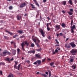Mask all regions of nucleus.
<instances>
[{
	"mask_svg": "<svg viewBox=\"0 0 77 77\" xmlns=\"http://www.w3.org/2000/svg\"><path fill=\"white\" fill-rule=\"evenodd\" d=\"M24 43L23 42L22 44H21V46L22 48L24 47L25 46V45H26L27 46H28L29 45V42H27V41H26L24 42Z\"/></svg>",
	"mask_w": 77,
	"mask_h": 77,
	"instance_id": "1",
	"label": "nucleus"
},
{
	"mask_svg": "<svg viewBox=\"0 0 77 77\" xmlns=\"http://www.w3.org/2000/svg\"><path fill=\"white\" fill-rule=\"evenodd\" d=\"M77 52V50L76 49H73L72 50V51H70L71 54H72V55L74 56L76 55V53Z\"/></svg>",
	"mask_w": 77,
	"mask_h": 77,
	"instance_id": "2",
	"label": "nucleus"
},
{
	"mask_svg": "<svg viewBox=\"0 0 77 77\" xmlns=\"http://www.w3.org/2000/svg\"><path fill=\"white\" fill-rule=\"evenodd\" d=\"M70 45H71V46H72V48H75L76 46V45L74 43V42L70 43Z\"/></svg>",
	"mask_w": 77,
	"mask_h": 77,
	"instance_id": "3",
	"label": "nucleus"
},
{
	"mask_svg": "<svg viewBox=\"0 0 77 77\" xmlns=\"http://www.w3.org/2000/svg\"><path fill=\"white\" fill-rule=\"evenodd\" d=\"M75 28H76V27H75V25H73V26H72L71 27V31H72L71 32L72 33H74V29Z\"/></svg>",
	"mask_w": 77,
	"mask_h": 77,
	"instance_id": "4",
	"label": "nucleus"
},
{
	"mask_svg": "<svg viewBox=\"0 0 77 77\" xmlns=\"http://www.w3.org/2000/svg\"><path fill=\"white\" fill-rule=\"evenodd\" d=\"M40 32L43 37H45V34L43 29H40Z\"/></svg>",
	"mask_w": 77,
	"mask_h": 77,
	"instance_id": "5",
	"label": "nucleus"
},
{
	"mask_svg": "<svg viewBox=\"0 0 77 77\" xmlns=\"http://www.w3.org/2000/svg\"><path fill=\"white\" fill-rule=\"evenodd\" d=\"M26 6V3L25 2L23 3L20 6V8H23Z\"/></svg>",
	"mask_w": 77,
	"mask_h": 77,
	"instance_id": "6",
	"label": "nucleus"
},
{
	"mask_svg": "<svg viewBox=\"0 0 77 77\" xmlns=\"http://www.w3.org/2000/svg\"><path fill=\"white\" fill-rule=\"evenodd\" d=\"M17 32L20 34H23L24 33L23 30H18L17 31Z\"/></svg>",
	"mask_w": 77,
	"mask_h": 77,
	"instance_id": "7",
	"label": "nucleus"
},
{
	"mask_svg": "<svg viewBox=\"0 0 77 77\" xmlns=\"http://www.w3.org/2000/svg\"><path fill=\"white\" fill-rule=\"evenodd\" d=\"M55 28H56V29H57V30H58L60 29V25H56Z\"/></svg>",
	"mask_w": 77,
	"mask_h": 77,
	"instance_id": "8",
	"label": "nucleus"
},
{
	"mask_svg": "<svg viewBox=\"0 0 77 77\" xmlns=\"http://www.w3.org/2000/svg\"><path fill=\"white\" fill-rule=\"evenodd\" d=\"M65 47L66 48H70V46L69 45H67V44H66L65 45Z\"/></svg>",
	"mask_w": 77,
	"mask_h": 77,
	"instance_id": "9",
	"label": "nucleus"
},
{
	"mask_svg": "<svg viewBox=\"0 0 77 77\" xmlns=\"http://www.w3.org/2000/svg\"><path fill=\"white\" fill-rule=\"evenodd\" d=\"M76 67V65H72V68L73 69H75Z\"/></svg>",
	"mask_w": 77,
	"mask_h": 77,
	"instance_id": "10",
	"label": "nucleus"
},
{
	"mask_svg": "<svg viewBox=\"0 0 77 77\" xmlns=\"http://www.w3.org/2000/svg\"><path fill=\"white\" fill-rule=\"evenodd\" d=\"M12 53L14 54V55H15V54H16V50H14V49H12Z\"/></svg>",
	"mask_w": 77,
	"mask_h": 77,
	"instance_id": "11",
	"label": "nucleus"
},
{
	"mask_svg": "<svg viewBox=\"0 0 77 77\" xmlns=\"http://www.w3.org/2000/svg\"><path fill=\"white\" fill-rule=\"evenodd\" d=\"M61 26L63 28H65L66 27V24L64 23H62L61 24Z\"/></svg>",
	"mask_w": 77,
	"mask_h": 77,
	"instance_id": "12",
	"label": "nucleus"
},
{
	"mask_svg": "<svg viewBox=\"0 0 77 77\" xmlns=\"http://www.w3.org/2000/svg\"><path fill=\"white\" fill-rule=\"evenodd\" d=\"M37 63H38V65H41V60H37Z\"/></svg>",
	"mask_w": 77,
	"mask_h": 77,
	"instance_id": "13",
	"label": "nucleus"
},
{
	"mask_svg": "<svg viewBox=\"0 0 77 77\" xmlns=\"http://www.w3.org/2000/svg\"><path fill=\"white\" fill-rule=\"evenodd\" d=\"M6 32H7L9 34H10L11 35H13V33L12 32H11L8 31L7 30H6Z\"/></svg>",
	"mask_w": 77,
	"mask_h": 77,
	"instance_id": "14",
	"label": "nucleus"
},
{
	"mask_svg": "<svg viewBox=\"0 0 77 77\" xmlns=\"http://www.w3.org/2000/svg\"><path fill=\"white\" fill-rule=\"evenodd\" d=\"M34 1L35 2V4L36 5L38 6V7H39V5L38 4L37 2V1H36V0H34Z\"/></svg>",
	"mask_w": 77,
	"mask_h": 77,
	"instance_id": "15",
	"label": "nucleus"
},
{
	"mask_svg": "<svg viewBox=\"0 0 77 77\" xmlns=\"http://www.w3.org/2000/svg\"><path fill=\"white\" fill-rule=\"evenodd\" d=\"M6 51H4L2 52L3 55V56H5L6 55Z\"/></svg>",
	"mask_w": 77,
	"mask_h": 77,
	"instance_id": "16",
	"label": "nucleus"
},
{
	"mask_svg": "<svg viewBox=\"0 0 77 77\" xmlns=\"http://www.w3.org/2000/svg\"><path fill=\"white\" fill-rule=\"evenodd\" d=\"M71 5H73V3H72V0H69V2H68Z\"/></svg>",
	"mask_w": 77,
	"mask_h": 77,
	"instance_id": "17",
	"label": "nucleus"
},
{
	"mask_svg": "<svg viewBox=\"0 0 77 77\" xmlns=\"http://www.w3.org/2000/svg\"><path fill=\"white\" fill-rule=\"evenodd\" d=\"M35 55L36 57H38L39 58H41V57H40V55H38V54H36Z\"/></svg>",
	"mask_w": 77,
	"mask_h": 77,
	"instance_id": "18",
	"label": "nucleus"
},
{
	"mask_svg": "<svg viewBox=\"0 0 77 77\" xmlns=\"http://www.w3.org/2000/svg\"><path fill=\"white\" fill-rule=\"evenodd\" d=\"M10 59L9 58H6V59H5V60L10 62H11V60H10Z\"/></svg>",
	"mask_w": 77,
	"mask_h": 77,
	"instance_id": "19",
	"label": "nucleus"
},
{
	"mask_svg": "<svg viewBox=\"0 0 77 77\" xmlns=\"http://www.w3.org/2000/svg\"><path fill=\"white\" fill-rule=\"evenodd\" d=\"M67 13H68V14H69V15H72L73 14V12H71L70 11L67 12Z\"/></svg>",
	"mask_w": 77,
	"mask_h": 77,
	"instance_id": "20",
	"label": "nucleus"
},
{
	"mask_svg": "<svg viewBox=\"0 0 77 77\" xmlns=\"http://www.w3.org/2000/svg\"><path fill=\"white\" fill-rule=\"evenodd\" d=\"M17 19L19 20H20L21 19V16H19V15H17Z\"/></svg>",
	"mask_w": 77,
	"mask_h": 77,
	"instance_id": "21",
	"label": "nucleus"
},
{
	"mask_svg": "<svg viewBox=\"0 0 77 77\" xmlns=\"http://www.w3.org/2000/svg\"><path fill=\"white\" fill-rule=\"evenodd\" d=\"M51 24V22H50L49 23H47V24H46V26H47V27H49V25Z\"/></svg>",
	"mask_w": 77,
	"mask_h": 77,
	"instance_id": "22",
	"label": "nucleus"
},
{
	"mask_svg": "<svg viewBox=\"0 0 77 77\" xmlns=\"http://www.w3.org/2000/svg\"><path fill=\"white\" fill-rule=\"evenodd\" d=\"M31 6H32V9H34L35 8V7L34 6V5L32 4H30Z\"/></svg>",
	"mask_w": 77,
	"mask_h": 77,
	"instance_id": "23",
	"label": "nucleus"
},
{
	"mask_svg": "<svg viewBox=\"0 0 77 77\" xmlns=\"http://www.w3.org/2000/svg\"><path fill=\"white\" fill-rule=\"evenodd\" d=\"M4 38L5 39H8V37L7 36L4 35Z\"/></svg>",
	"mask_w": 77,
	"mask_h": 77,
	"instance_id": "24",
	"label": "nucleus"
},
{
	"mask_svg": "<svg viewBox=\"0 0 77 77\" xmlns=\"http://www.w3.org/2000/svg\"><path fill=\"white\" fill-rule=\"evenodd\" d=\"M48 72L49 73V77H50L51 76V72L50 70H48Z\"/></svg>",
	"mask_w": 77,
	"mask_h": 77,
	"instance_id": "25",
	"label": "nucleus"
},
{
	"mask_svg": "<svg viewBox=\"0 0 77 77\" xmlns=\"http://www.w3.org/2000/svg\"><path fill=\"white\" fill-rule=\"evenodd\" d=\"M74 61V60L72 58L71 59H70V61H69V62H70H70H73Z\"/></svg>",
	"mask_w": 77,
	"mask_h": 77,
	"instance_id": "26",
	"label": "nucleus"
},
{
	"mask_svg": "<svg viewBox=\"0 0 77 77\" xmlns=\"http://www.w3.org/2000/svg\"><path fill=\"white\" fill-rule=\"evenodd\" d=\"M0 65H5V63H2V62H1L0 63Z\"/></svg>",
	"mask_w": 77,
	"mask_h": 77,
	"instance_id": "27",
	"label": "nucleus"
},
{
	"mask_svg": "<svg viewBox=\"0 0 77 77\" xmlns=\"http://www.w3.org/2000/svg\"><path fill=\"white\" fill-rule=\"evenodd\" d=\"M37 42H38V43H39L40 42V41L39 40L38 38H37Z\"/></svg>",
	"mask_w": 77,
	"mask_h": 77,
	"instance_id": "28",
	"label": "nucleus"
},
{
	"mask_svg": "<svg viewBox=\"0 0 77 77\" xmlns=\"http://www.w3.org/2000/svg\"><path fill=\"white\" fill-rule=\"evenodd\" d=\"M33 41L34 42L36 43V40L35 38H33Z\"/></svg>",
	"mask_w": 77,
	"mask_h": 77,
	"instance_id": "29",
	"label": "nucleus"
},
{
	"mask_svg": "<svg viewBox=\"0 0 77 77\" xmlns=\"http://www.w3.org/2000/svg\"><path fill=\"white\" fill-rule=\"evenodd\" d=\"M51 66H52L53 65H54V62H52V63H50Z\"/></svg>",
	"mask_w": 77,
	"mask_h": 77,
	"instance_id": "30",
	"label": "nucleus"
},
{
	"mask_svg": "<svg viewBox=\"0 0 77 77\" xmlns=\"http://www.w3.org/2000/svg\"><path fill=\"white\" fill-rule=\"evenodd\" d=\"M42 50V48H40V49H36V51H40Z\"/></svg>",
	"mask_w": 77,
	"mask_h": 77,
	"instance_id": "31",
	"label": "nucleus"
},
{
	"mask_svg": "<svg viewBox=\"0 0 77 77\" xmlns=\"http://www.w3.org/2000/svg\"><path fill=\"white\" fill-rule=\"evenodd\" d=\"M20 51V50L19 48H18L17 49V53L18 54H19Z\"/></svg>",
	"mask_w": 77,
	"mask_h": 77,
	"instance_id": "32",
	"label": "nucleus"
},
{
	"mask_svg": "<svg viewBox=\"0 0 77 77\" xmlns=\"http://www.w3.org/2000/svg\"><path fill=\"white\" fill-rule=\"evenodd\" d=\"M39 43H36V45L37 47H38V48H39L40 47V46L39 45Z\"/></svg>",
	"mask_w": 77,
	"mask_h": 77,
	"instance_id": "33",
	"label": "nucleus"
},
{
	"mask_svg": "<svg viewBox=\"0 0 77 77\" xmlns=\"http://www.w3.org/2000/svg\"><path fill=\"white\" fill-rule=\"evenodd\" d=\"M9 10H11L12 9V7L11 6H10L9 7Z\"/></svg>",
	"mask_w": 77,
	"mask_h": 77,
	"instance_id": "34",
	"label": "nucleus"
},
{
	"mask_svg": "<svg viewBox=\"0 0 77 77\" xmlns=\"http://www.w3.org/2000/svg\"><path fill=\"white\" fill-rule=\"evenodd\" d=\"M14 62L15 63V65H17V64L18 62H17V61H14Z\"/></svg>",
	"mask_w": 77,
	"mask_h": 77,
	"instance_id": "35",
	"label": "nucleus"
},
{
	"mask_svg": "<svg viewBox=\"0 0 77 77\" xmlns=\"http://www.w3.org/2000/svg\"><path fill=\"white\" fill-rule=\"evenodd\" d=\"M6 53H7L9 55H10V54H11V53L9 52L8 51H6Z\"/></svg>",
	"mask_w": 77,
	"mask_h": 77,
	"instance_id": "36",
	"label": "nucleus"
},
{
	"mask_svg": "<svg viewBox=\"0 0 77 77\" xmlns=\"http://www.w3.org/2000/svg\"><path fill=\"white\" fill-rule=\"evenodd\" d=\"M47 29L48 31H50V29H51L49 27H47Z\"/></svg>",
	"mask_w": 77,
	"mask_h": 77,
	"instance_id": "37",
	"label": "nucleus"
},
{
	"mask_svg": "<svg viewBox=\"0 0 77 77\" xmlns=\"http://www.w3.org/2000/svg\"><path fill=\"white\" fill-rule=\"evenodd\" d=\"M35 50L31 51V53L35 54Z\"/></svg>",
	"mask_w": 77,
	"mask_h": 77,
	"instance_id": "38",
	"label": "nucleus"
},
{
	"mask_svg": "<svg viewBox=\"0 0 77 77\" xmlns=\"http://www.w3.org/2000/svg\"><path fill=\"white\" fill-rule=\"evenodd\" d=\"M20 65H21L20 64H19L18 65V70H19Z\"/></svg>",
	"mask_w": 77,
	"mask_h": 77,
	"instance_id": "39",
	"label": "nucleus"
},
{
	"mask_svg": "<svg viewBox=\"0 0 77 77\" xmlns=\"http://www.w3.org/2000/svg\"><path fill=\"white\" fill-rule=\"evenodd\" d=\"M31 46L32 47H34V46H35L34 44H33V43L31 44Z\"/></svg>",
	"mask_w": 77,
	"mask_h": 77,
	"instance_id": "40",
	"label": "nucleus"
},
{
	"mask_svg": "<svg viewBox=\"0 0 77 77\" xmlns=\"http://www.w3.org/2000/svg\"><path fill=\"white\" fill-rule=\"evenodd\" d=\"M73 23V20H71V26H72V25Z\"/></svg>",
	"mask_w": 77,
	"mask_h": 77,
	"instance_id": "41",
	"label": "nucleus"
},
{
	"mask_svg": "<svg viewBox=\"0 0 77 77\" xmlns=\"http://www.w3.org/2000/svg\"><path fill=\"white\" fill-rule=\"evenodd\" d=\"M17 66V65H14V68H15L16 69H17V66Z\"/></svg>",
	"mask_w": 77,
	"mask_h": 77,
	"instance_id": "42",
	"label": "nucleus"
},
{
	"mask_svg": "<svg viewBox=\"0 0 77 77\" xmlns=\"http://www.w3.org/2000/svg\"><path fill=\"white\" fill-rule=\"evenodd\" d=\"M63 3L64 5H66V1H64L63 2Z\"/></svg>",
	"mask_w": 77,
	"mask_h": 77,
	"instance_id": "43",
	"label": "nucleus"
},
{
	"mask_svg": "<svg viewBox=\"0 0 77 77\" xmlns=\"http://www.w3.org/2000/svg\"><path fill=\"white\" fill-rule=\"evenodd\" d=\"M17 35L16 34L15 35H14V36L13 37V38H16V37H17Z\"/></svg>",
	"mask_w": 77,
	"mask_h": 77,
	"instance_id": "44",
	"label": "nucleus"
},
{
	"mask_svg": "<svg viewBox=\"0 0 77 77\" xmlns=\"http://www.w3.org/2000/svg\"><path fill=\"white\" fill-rule=\"evenodd\" d=\"M24 37H25V36L24 35H23L21 36L20 38H24Z\"/></svg>",
	"mask_w": 77,
	"mask_h": 77,
	"instance_id": "45",
	"label": "nucleus"
},
{
	"mask_svg": "<svg viewBox=\"0 0 77 77\" xmlns=\"http://www.w3.org/2000/svg\"><path fill=\"white\" fill-rule=\"evenodd\" d=\"M70 11H71V12L73 13V9H70Z\"/></svg>",
	"mask_w": 77,
	"mask_h": 77,
	"instance_id": "46",
	"label": "nucleus"
},
{
	"mask_svg": "<svg viewBox=\"0 0 77 77\" xmlns=\"http://www.w3.org/2000/svg\"><path fill=\"white\" fill-rule=\"evenodd\" d=\"M33 64L34 65H37V61L33 63Z\"/></svg>",
	"mask_w": 77,
	"mask_h": 77,
	"instance_id": "47",
	"label": "nucleus"
},
{
	"mask_svg": "<svg viewBox=\"0 0 77 77\" xmlns=\"http://www.w3.org/2000/svg\"><path fill=\"white\" fill-rule=\"evenodd\" d=\"M10 74L11 75V77H14L12 73H10Z\"/></svg>",
	"mask_w": 77,
	"mask_h": 77,
	"instance_id": "48",
	"label": "nucleus"
},
{
	"mask_svg": "<svg viewBox=\"0 0 77 77\" xmlns=\"http://www.w3.org/2000/svg\"><path fill=\"white\" fill-rule=\"evenodd\" d=\"M42 76H44L45 77H47V75L45 74H42Z\"/></svg>",
	"mask_w": 77,
	"mask_h": 77,
	"instance_id": "49",
	"label": "nucleus"
},
{
	"mask_svg": "<svg viewBox=\"0 0 77 77\" xmlns=\"http://www.w3.org/2000/svg\"><path fill=\"white\" fill-rule=\"evenodd\" d=\"M25 62H27L28 63H30V61H29V60H27V61L26 60Z\"/></svg>",
	"mask_w": 77,
	"mask_h": 77,
	"instance_id": "50",
	"label": "nucleus"
},
{
	"mask_svg": "<svg viewBox=\"0 0 77 77\" xmlns=\"http://www.w3.org/2000/svg\"><path fill=\"white\" fill-rule=\"evenodd\" d=\"M56 42L57 44H59V42L58 41L57 39L56 40Z\"/></svg>",
	"mask_w": 77,
	"mask_h": 77,
	"instance_id": "51",
	"label": "nucleus"
},
{
	"mask_svg": "<svg viewBox=\"0 0 77 77\" xmlns=\"http://www.w3.org/2000/svg\"><path fill=\"white\" fill-rule=\"evenodd\" d=\"M0 74L1 75H2V70H0Z\"/></svg>",
	"mask_w": 77,
	"mask_h": 77,
	"instance_id": "52",
	"label": "nucleus"
},
{
	"mask_svg": "<svg viewBox=\"0 0 77 77\" xmlns=\"http://www.w3.org/2000/svg\"><path fill=\"white\" fill-rule=\"evenodd\" d=\"M48 38L49 39V40H51V36H49L48 37Z\"/></svg>",
	"mask_w": 77,
	"mask_h": 77,
	"instance_id": "53",
	"label": "nucleus"
},
{
	"mask_svg": "<svg viewBox=\"0 0 77 77\" xmlns=\"http://www.w3.org/2000/svg\"><path fill=\"white\" fill-rule=\"evenodd\" d=\"M55 52L57 53L58 52V50L57 49H56L55 50Z\"/></svg>",
	"mask_w": 77,
	"mask_h": 77,
	"instance_id": "54",
	"label": "nucleus"
},
{
	"mask_svg": "<svg viewBox=\"0 0 77 77\" xmlns=\"http://www.w3.org/2000/svg\"><path fill=\"white\" fill-rule=\"evenodd\" d=\"M46 60V58H44L42 60V62H45V60Z\"/></svg>",
	"mask_w": 77,
	"mask_h": 77,
	"instance_id": "55",
	"label": "nucleus"
},
{
	"mask_svg": "<svg viewBox=\"0 0 77 77\" xmlns=\"http://www.w3.org/2000/svg\"><path fill=\"white\" fill-rule=\"evenodd\" d=\"M28 54H30L31 53V50L29 51L28 52Z\"/></svg>",
	"mask_w": 77,
	"mask_h": 77,
	"instance_id": "56",
	"label": "nucleus"
},
{
	"mask_svg": "<svg viewBox=\"0 0 77 77\" xmlns=\"http://www.w3.org/2000/svg\"><path fill=\"white\" fill-rule=\"evenodd\" d=\"M74 2H75V4L77 3V0H75Z\"/></svg>",
	"mask_w": 77,
	"mask_h": 77,
	"instance_id": "57",
	"label": "nucleus"
},
{
	"mask_svg": "<svg viewBox=\"0 0 77 77\" xmlns=\"http://www.w3.org/2000/svg\"><path fill=\"white\" fill-rule=\"evenodd\" d=\"M0 55L2 56H3V54L1 52H0Z\"/></svg>",
	"mask_w": 77,
	"mask_h": 77,
	"instance_id": "58",
	"label": "nucleus"
},
{
	"mask_svg": "<svg viewBox=\"0 0 77 77\" xmlns=\"http://www.w3.org/2000/svg\"><path fill=\"white\" fill-rule=\"evenodd\" d=\"M69 39V38H66V41H67Z\"/></svg>",
	"mask_w": 77,
	"mask_h": 77,
	"instance_id": "59",
	"label": "nucleus"
},
{
	"mask_svg": "<svg viewBox=\"0 0 77 77\" xmlns=\"http://www.w3.org/2000/svg\"><path fill=\"white\" fill-rule=\"evenodd\" d=\"M63 34L62 33H60V35L61 36H63Z\"/></svg>",
	"mask_w": 77,
	"mask_h": 77,
	"instance_id": "60",
	"label": "nucleus"
},
{
	"mask_svg": "<svg viewBox=\"0 0 77 77\" xmlns=\"http://www.w3.org/2000/svg\"><path fill=\"white\" fill-rule=\"evenodd\" d=\"M24 47H22V50H23V51H25V49L24 48Z\"/></svg>",
	"mask_w": 77,
	"mask_h": 77,
	"instance_id": "61",
	"label": "nucleus"
},
{
	"mask_svg": "<svg viewBox=\"0 0 77 77\" xmlns=\"http://www.w3.org/2000/svg\"><path fill=\"white\" fill-rule=\"evenodd\" d=\"M62 12L64 14H65L66 13V12L64 11L63 10Z\"/></svg>",
	"mask_w": 77,
	"mask_h": 77,
	"instance_id": "62",
	"label": "nucleus"
},
{
	"mask_svg": "<svg viewBox=\"0 0 77 77\" xmlns=\"http://www.w3.org/2000/svg\"><path fill=\"white\" fill-rule=\"evenodd\" d=\"M48 61H50L51 60V59H50V58H48Z\"/></svg>",
	"mask_w": 77,
	"mask_h": 77,
	"instance_id": "63",
	"label": "nucleus"
},
{
	"mask_svg": "<svg viewBox=\"0 0 77 77\" xmlns=\"http://www.w3.org/2000/svg\"><path fill=\"white\" fill-rule=\"evenodd\" d=\"M8 77H11V75H9Z\"/></svg>",
	"mask_w": 77,
	"mask_h": 77,
	"instance_id": "64",
	"label": "nucleus"
}]
</instances>
